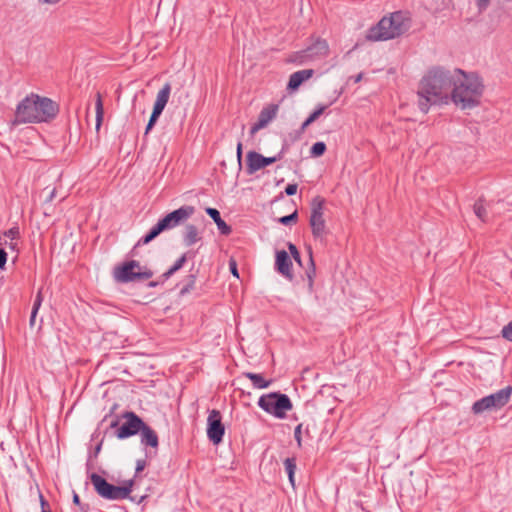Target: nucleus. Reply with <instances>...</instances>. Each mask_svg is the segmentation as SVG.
<instances>
[{"label":"nucleus","mask_w":512,"mask_h":512,"mask_svg":"<svg viewBox=\"0 0 512 512\" xmlns=\"http://www.w3.org/2000/svg\"><path fill=\"white\" fill-rule=\"evenodd\" d=\"M461 69L448 70L443 67H432L419 83L417 95L418 106L427 113L432 105L448 103L451 89Z\"/></svg>","instance_id":"1"},{"label":"nucleus","mask_w":512,"mask_h":512,"mask_svg":"<svg viewBox=\"0 0 512 512\" xmlns=\"http://www.w3.org/2000/svg\"><path fill=\"white\" fill-rule=\"evenodd\" d=\"M58 111V104L50 98L31 93L17 105L14 124L47 122L54 119Z\"/></svg>","instance_id":"2"},{"label":"nucleus","mask_w":512,"mask_h":512,"mask_svg":"<svg viewBox=\"0 0 512 512\" xmlns=\"http://www.w3.org/2000/svg\"><path fill=\"white\" fill-rule=\"evenodd\" d=\"M484 92L482 79L476 73L457 74L451 89L450 99L461 109H472L480 104Z\"/></svg>","instance_id":"3"},{"label":"nucleus","mask_w":512,"mask_h":512,"mask_svg":"<svg viewBox=\"0 0 512 512\" xmlns=\"http://www.w3.org/2000/svg\"><path fill=\"white\" fill-rule=\"evenodd\" d=\"M411 27V18L402 11L383 17L377 25L368 30L366 39L369 41H386L406 33Z\"/></svg>","instance_id":"4"},{"label":"nucleus","mask_w":512,"mask_h":512,"mask_svg":"<svg viewBox=\"0 0 512 512\" xmlns=\"http://www.w3.org/2000/svg\"><path fill=\"white\" fill-rule=\"evenodd\" d=\"M90 480L95 491L99 496L108 500H122L129 497L134 484L133 480H128L123 486H116L108 483L102 476L97 473L90 475Z\"/></svg>","instance_id":"5"},{"label":"nucleus","mask_w":512,"mask_h":512,"mask_svg":"<svg viewBox=\"0 0 512 512\" xmlns=\"http://www.w3.org/2000/svg\"><path fill=\"white\" fill-rule=\"evenodd\" d=\"M258 405L265 412L279 419L285 418L286 412L292 409L289 397L277 392L262 395L258 400Z\"/></svg>","instance_id":"6"},{"label":"nucleus","mask_w":512,"mask_h":512,"mask_svg":"<svg viewBox=\"0 0 512 512\" xmlns=\"http://www.w3.org/2000/svg\"><path fill=\"white\" fill-rule=\"evenodd\" d=\"M326 201L321 196H316L312 199L310 207L311 213L309 218V224L311 227L312 235L315 239L320 242H324L328 234L326 227V221L324 219Z\"/></svg>","instance_id":"7"},{"label":"nucleus","mask_w":512,"mask_h":512,"mask_svg":"<svg viewBox=\"0 0 512 512\" xmlns=\"http://www.w3.org/2000/svg\"><path fill=\"white\" fill-rule=\"evenodd\" d=\"M153 276V272L140 266L136 260L125 262L122 266L115 268L114 277L118 282L128 283L135 280H147Z\"/></svg>","instance_id":"8"},{"label":"nucleus","mask_w":512,"mask_h":512,"mask_svg":"<svg viewBox=\"0 0 512 512\" xmlns=\"http://www.w3.org/2000/svg\"><path fill=\"white\" fill-rule=\"evenodd\" d=\"M512 393V387L507 386L496 393L483 397L482 399L476 401L472 406V411L475 414H480L484 411L491 409H500L510 399Z\"/></svg>","instance_id":"9"},{"label":"nucleus","mask_w":512,"mask_h":512,"mask_svg":"<svg viewBox=\"0 0 512 512\" xmlns=\"http://www.w3.org/2000/svg\"><path fill=\"white\" fill-rule=\"evenodd\" d=\"M329 53V45L324 39H317L313 44L306 49L297 53L294 61L303 64L308 61H315L325 58Z\"/></svg>","instance_id":"10"},{"label":"nucleus","mask_w":512,"mask_h":512,"mask_svg":"<svg viewBox=\"0 0 512 512\" xmlns=\"http://www.w3.org/2000/svg\"><path fill=\"white\" fill-rule=\"evenodd\" d=\"M195 212V208L190 205H184L168 213L160 219L158 223L165 230L172 229L188 220Z\"/></svg>","instance_id":"11"},{"label":"nucleus","mask_w":512,"mask_h":512,"mask_svg":"<svg viewBox=\"0 0 512 512\" xmlns=\"http://www.w3.org/2000/svg\"><path fill=\"white\" fill-rule=\"evenodd\" d=\"M225 433V427L222 423L220 411L211 410L207 418V437L215 445L222 442Z\"/></svg>","instance_id":"12"},{"label":"nucleus","mask_w":512,"mask_h":512,"mask_svg":"<svg viewBox=\"0 0 512 512\" xmlns=\"http://www.w3.org/2000/svg\"><path fill=\"white\" fill-rule=\"evenodd\" d=\"M122 418L125 419V422L116 431V436L119 439L134 436L143 428L144 421L134 412H125Z\"/></svg>","instance_id":"13"},{"label":"nucleus","mask_w":512,"mask_h":512,"mask_svg":"<svg viewBox=\"0 0 512 512\" xmlns=\"http://www.w3.org/2000/svg\"><path fill=\"white\" fill-rule=\"evenodd\" d=\"M171 93V85L170 83H165L163 87L157 93L156 101L154 103L153 111L146 126L145 133L147 134L155 125L157 119L163 112L166 104L168 103L169 97Z\"/></svg>","instance_id":"14"},{"label":"nucleus","mask_w":512,"mask_h":512,"mask_svg":"<svg viewBox=\"0 0 512 512\" xmlns=\"http://www.w3.org/2000/svg\"><path fill=\"white\" fill-rule=\"evenodd\" d=\"M282 153H283V151H281L277 156L264 157L263 155L255 152V151H249L247 153V172H248V174H253L256 171L280 160L282 158Z\"/></svg>","instance_id":"15"},{"label":"nucleus","mask_w":512,"mask_h":512,"mask_svg":"<svg viewBox=\"0 0 512 512\" xmlns=\"http://www.w3.org/2000/svg\"><path fill=\"white\" fill-rule=\"evenodd\" d=\"M278 105L271 104L263 108L258 116L257 122L251 127L250 133L254 135L260 129L266 127L272 121L278 112Z\"/></svg>","instance_id":"16"},{"label":"nucleus","mask_w":512,"mask_h":512,"mask_svg":"<svg viewBox=\"0 0 512 512\" xmlns=\"http://www.w3.org/2000/svg\"><path fill=\"white\" fill-rule=\"evenodd\" d=\"M275 268L285 278L292 280V261L285 250L276 252Z\"/></svg>","instance_id":"17"},{"label":"nucleus","mask_w":512,"mask_h":512,"mask_svg":"<svg viewBox=\"0 0 512 512\" xmlns=\"http://www.w3.org/2000/svg\"><path fill=\"white\" fill-rule=\"evenodd\" d=\"M314 71L312 69H305L294 72L290 75L289 82L287 85L288 90H296L304 81L312 77Z\"/></svg>","instance_id":"18"},{"label":"nucleus","mask_w":512,"mask_h":512,"mask_svg":"<svg viewBox=\"0 0 512 512\" xmlns=\"http://www.w3.org/2000/svg\"><path fill=\"white\" fill-rule=\"evenodd\" d=\"M141 433V443L146 446L156 448L158 446V436L156 432L144 423L143 428L139 431Z\"/></svg>","instance_id":"19"},{"label":"nucleus","mask_w":512,"mask_h":512,"mask_svg":"<svg viewBox=\"0 0 512 512\" xmlns=\"http://www.w3.org/2000/svg\"><path fill=\"white\" fill-rule=\"evenodd\" d=\"M205 211L213 219L221 234L229 235L231 233V227L221 218L220 212L217 209L209 207Z\"/></svg>","instance_id":"20"},{"label":"nucleus","mask_w":512,"mask_h":512,"mask_svg":"<svg viewBox=\"0 0 512 512\" xmlns=\"http://www.w3.org/2000/svg\"><path fill=\"white\" fill-rule=\"evenodd\" d=\"M201 240L198 228L195 225L189 224L185 226L183 232V242L189 247Z\"/></svg>","instance_id":"21"},{"label":"nucleus","mask_w":512,"mask_h":512,"mask_svg":"<svg viewBox=\"0 0 512 512\" xmlns=\"http://www.w3.org/2000/svg\"><path fill=\"white\" fill-rule=\"evenodd\" d=\"M243 376L248 378L254 388L256 389H264L271 385L272 380H265L261 374H256L252 372H244Z\"/></svg>","instance_id":"22"},{"label":"nucleus","mask_w":512,"mask_h":512,"mask_svg":"<svg viewBox=\"0 0 512 512\" xmlns=\"http://www.w3.org/2000/svg\"><path fill=\"white\" fill-rule=\"evenodd\" d=\"M164 231V229L161 227V225L157 222L151 229L150 231L144 236L142 237L138 243H137V246L139 245H146L148 244L149 242H151L153 239H155L160 233H162Z\"/></svg>","instance_id":"23"},{"label":"nucleus","mask_w":512,"mask_h":512,"mask_svg":"<svg viewBox=\"0 0 512 512\" xmlns=\"http://www.w3.org/2000/svg\"><path fill=\"white\" fill-rule=\"evenodd\" d=\"M284 466H285V470L288 474L289 482L292 485V487L294 488L295 487L294 474H295V470H296L295 458H286L284 460Z\"/></svg>","instance_id":"24"},{"label":"nucleus","mask_w":512,"mask_h":512,"mask_svg":"<svg viewBox=\"0 0 512 512\" xmlns=\"http://www.w3.org/2000/svg\"><path fill=\"white\" fill-rule=\"evenodd\" d=\"M95 110H96V129H99L104 116V108H103V102L102 97L100 93H97L96 95V103H95Z\"/></svg>","instance_id":"25"},{"label":"nucleus","mask_w":512,"mask_h":512,"mask_svg":"<svg viewBox=\"0 0 512 512\" xmlns=\"http://www.w3.org/2000/svg\"><path fill=\"white\" fill-rule=\"evenodd\" d=\"M186 262V255H182L175 263L174 265L169 268L163 275V279L164 280H167L170 276H172L176 271H178L179 269H181L183 267V265L185 264Z\"/></svg>","instance_id":"26"},{"label":"nucleus","mask_w":512,"mask_h":512,"mask_svg":"<svg viewBox=\"0 0 512 512\" xmlns=\"http://www.w3.org/2000/svg\"><path fill=\"white\" fill-rule=\"evenodd\" d=\"M473 209H474V213L475 215L482 221H486V215H487V212H486V208L484 206V203L481 199H479L478 201L475 202L474 206H473Z\"/></svg>","instance_id":"27"},{"label":"nucleus","mask_w":512,"mask_h":512,"mask_svg":"<svg viewBox=\"0 0 512 512\" xmlns=\"http://www.w3.org/2000/svg\"><path fill=\"white\" fill-rule=\"evenodd\" d=\"M326 151V144L324 142H316L311 147L310 153L313 157H320Z\"/></svg>","instance_id":"28"},{"label":"nucleus","mask_w":512,"mask_h":512,"mask_svg":"<svg viewBox=\"0 0 512 512\" xmlns=\"http://www.w3.org/2000/svg\"><path fill=\"white\" fill-rule=\"evenodd\" d=\"M298 219V212L295 210L292 214L279 218V222L283 225L295 223Z\"/></svg>","instance_id":"29"},{"label":"nucleus","mask_w":512,"mask_h":512,"mask_svg":"<svg viewBox=\"0 0 512 512\" xmlns=\"http://www.w3.org/2000/svg\"><path fill=\"white\" fill-rule=\"evenodd\" d=\"M288 249H289L293 259L297 263L301 264V257H300V253H299L297 247L293 243H288Z\"/></svg>","instance_id":"30"},{"label":"nucleus","mask_w":512,"mask_h":512,"mask_svg":"<svg viewBox=\"0 0 512 512\" xmlns=\"http://www.w3.org/2000/svg\"><path fill=\"white\" fill-rule=\"evenodd\" d=\"M42 301H43V298H42V293L41 291H39L35 297V300H34V303H33V307H32V310L34 311V314H37L40 307H41V304H42Z\"/></svg>","instance_id":"31"},{"label":"nucleus","mask_w":512,"mask_h":512,"mask_svg":"<svg viewBox=\"0 0 512 512\" xmlns=\"http://www.w3.org/2000/svg\"><path fill=\"white\" fill-rule=\"evenodd\" d=\"M327 105H319L311 114L310 116L313 118L314 121H316L327 109Z\"/></svg>","instance_id":"32"},{"label":"nucleus","mask_w":512,"mask_h":512,"mask_svg":"<svg viewBox=\"0 0 512 512\" xmlns=\"http://www.w3.org/2000/svg\"><path fill=\"white\" fill-rule=\"evenodd\" d=\"M4 237L14 240L19 237V229L17 227H13L4 232Z\"/></svg>","instance_id":"33"},{"label":"nucleus","mask_w":512,"mask_h":512,"mask_svg":"<svg viewBox=\"0 0 512 512\" xmlns=\"http://www.w3.org/2000/svg\"><path fill=\"white\" fill-rule=\"evenodd\" d=\"M502 336L505 339L512 341V321L508 325L503 327Z\"/></svg>","instance_id":"34"},{"label":"nucleus","mask_w":512,"mask_h":512,"mask_svg":"<svg viewBox=\"0 0 512 512\" xmlns=\"http://www.w3.org/2000/svg\"><path fill=\"white\" fill-rule=\"evenodd\" d=\"M73 503L75 505H78L81 509L82 512H88L89 511V506L87 504H81L80 502V497L77 493L74 492L73 494Z\"/></svg>","instance_id":"35"},{"label":"nucleus","mask_w":512,"mask_h":512,"mask_svg":"<svg viewBox=\"0 0 512 512\" xmlns=\"http://www.w3.org/2000/svg\"><path fill=\"white\" fill-rule=\"evenodd\" d=\"M229 270L236 278H239L237 262L234 258H230L229 260Z\"/></svg>","instance_id":"36"},{"label":"nucleus","mask_w":512,"mask_h":512,"mask_svg":"<svg viewBox=\"0 0 512 512\" xmlns=\"http://www.w3.org/2000/svg\"><path fill=\"white\" fill-rule=\"evenodd\" d=\"M39 500L42 512H51L49 503L45 500L44 496L41 493H39Z\"/></svg>","instance_id":"37"},{"label":"nucleus","mask_w":512,"mask_h":512,"mask_svg":"<svg viewBox=\"0 0 512 512\" xmlns=\"http://www.w3.org/2000/svg\"><path fill=\"white\" fill-rule=\"evenodd\" d=\"M297 188H298V185L293 183V184H288L285 188V193L288 195V196H293L296 194L297 192Z\"/></svg>","instance_id":"38"},{"label":"nucleus","mask_w":512,"mask_h":512,"mask_svg":"<svg viewBox=\"0 0 512 512\" xmlns=\"http://www.w3.org/2000/svg\"><path fill=\"white\" fill-rule=\"evenodd\" d=\"M7 262V253L4 249H0V269H3Z\"/></svg>","instance_id":"39"},{"label":"nucleus","mask_w":512,"mask_h":512,"mask_svg":"<svg viewBox=\"0 0 512 512\" xmlns=\"http://www.w3.org/2000/svg\"><path fill=\"white\" fill-rule=\"evenodd\" d=\"M301 427H302V424H299L295 428V431H294L295 439H296V441L298 442L299 445L301 444Z\"/></svg>","instance_id":"40"},{"label":"nucleus","mask_w":512,"mask_h":512,"mask_svg":"<svg viewBox=\"0 0 512 512\" xmlns=\"http://www.w3.org/2000/svg\"><path fill=\"white\" fill-rule=\"evenodd\" d=\"M476 3H477V7L480 10H484L488 7L490 0H476Z\"/></svg>","instance_id":"41"},{"label":"nucleus","mask_w":512,"mask_h":512,"mask_svg":"<svg viewBox=\"0 0 512 512\" xmlns=\"http://www.w3.org/2000/svg\"><path fill=\"white\" fill-rule=\"evenodd\" d=\"M145 466H146L145 460H137V463H136V473H139L142 470H144Z\"/></svg>","instance_id":"42"},{"label":"nucleus","mask_w":512,"mask_h":512,"mask_svg":"<svg viewBox=\"0 0 512 512\" xmlns=\"http://www.w3.org/2000/svg\"><path fill=\"white\" fill-rule=\"evenodd\" d=\"M55 196H56V188H53L50 190L48 196L46 197L45 202H48V203L52 202L53 199L55 198Z\"/></svg>","instance_id":"43"},{"label":"nucleus","mask_w":512,"mask_h":512,"mask_svg":"<svg viewBox=\"0 0 512 512\" xmlns=\"http://www.w3.org/2000/svg\"><path fill=\"white\" fill-rule=\"evenodd\" d=\"M39 3L41 4H47V5H57L59 4L62 0H38Z\"/></svg>","instance_id":"44"},{"label":"nucleus","mask_w":512,"mask_h":512,"mask_svg":"<svg viewBox=\"0 0 512 512\" xmlns=\"http://www.w3.org/2000/svg\"><path fill=\"white\" fill-rule=\"evenodd\" d=\"M241 158H242V143L239 142L237 144V159H238L239 163L241 162Z\"/></svg>","instance_id":"45"},{"label":"nucleus","mask_w":512,"mask_h":512,"mask_svg":"<svg viewBox=\"0 0 512 512\" xmlns=\"http://www.w3.org/2000/svg\"><path fill=\"white\" fill-rule=\"evenodd\" d=\"M310 261L312 263V270L310 272L307 273L308 275V278L310 280V285L312 284V274L315 273V267H314V263H313V259H312V256L310 255Z\"/></svg>","instance_id":"46"},{"label":"nucleus","mask_w":512,"mask_h":512,"mask_svg":"<svg viewBox=\"0 0 512 512\" xmlns=\"http://www.w3.org/2000/svg\"><path fill=\"white\" fill-rule=\"evenodd\" d=\"M36 316H37V314H34V311L32 310L30 320H29V325L31 328H33L35 325Z\"/></svg>","instance_id":"47"},{"label":"nucleus","mask_w":512,"mask_h":512,"mask_svg":"<svg viewBox=\"0 0 512 512\" xmlns=\"http://www.w3.org/2000/svg\"><path fill=\"white\" fill-rule=\"evenodd\" d=\"M308 126H309V125H308L307 121L305 120V121L302 123V125H301L300 131H301V132H304V131H305V129H306Z\"/></svg>","instance_id":"48"},{"label":"nucleus","mask_w":512,"mask_h":512,"mask_svg":"<svg viewBox=\"0 0 512 512\" xmlns=\"http://www.w3.org/2000/svg\"><path fill=\"white\" fill-rule=\"evenodd\" d=\"M362 76H363V74H362V73H360V74H358L357 76H355V78H354V82H355V83L360 82V81H361V79H362Z\"/></svg>","instance_id":"49"},{"label":"nucleus","mask_w":512,"mask_h":512,"mask_svg":"<svg viewBox=\"0 0 512 512\" xmlns=\"http://www.w3.org/2000/svg\"><path fill=\"white\" fill-rule=\"evenodd\" d=\"M157 285H158V282H155V281H151L148 284L149 287H156Z\"/></svg>","instance_id":"50"},{"label":"nucleus","mask_w":512,"mask_h":512,"mask_svg":"<svg viewBox=\"0 0 512 512\" xmlns=\"http://www.w3.org/2000/svg\"><path fill=\"white\" fill-rule=\"evenodd\" d=\"M308 125L312 124L314 122L313 118L311 116H309L307 119H306Z\"/></svg>","instance_id":"51"},{"label":"nucleus","mask_w":512,"mask_h":512,"mask_svg":"<svg viewBox=\"0 0 512 512\" xmlns=\"http://www.w3.org/2000/svg\"><path fill=\"white\" fill-rule=\"evenodd\" d=\"M101 450V443L99 445H97L96 449H95V454H98Z\"/></svg>","instance_id":"52"},{"label":"nucleus","mask_w":512,"mask_h":512,"mask_svg":"<svg viewBox=\"0 0 512 512\" xmlns=\"http://www.w3.org/2000/svg\"><path fill=\"white\" fill-rule=\"evenodd\" d=\"M1 245H7L6 240L3 241L2 237L0 236V246Z\"/></svg>","instance_id":"53"},{"label":"nucleus","mask_w":512,"mask_h":512,"mask_svg":"<svg viewBox=\"0 0 512 512\" xmlns=\"http://www.w3.org/2000/svg\"><path fill=\"white\" fill-rule=\"evenodd\" d=\"M190 279H191V286L194 284V281H195V277L193 275L190 276Z\"/></svg>","instance_id":"54"},{"label":"nucleus","mask_w":512,"mask_h":512,"mask_svg":"<svg viewBox=\"0 0 512 512\" xmlns=\"http://www.w3.org/2000/svg\"><path fill=\"white\" fill-rule=\"evenodd\" d=\"M187 291H188V288H183L181 292H182V293H185V292H187Z\"/></svg>","instance_id":"55"},{"label":"nucleus","mask_w":512,"mask_h":512,"mask_svg":"<svg viewBox=\"0 0 512 512\" xmlns=\"http://www.w3.org/2000/svg\"><path fill=\"white\" fill-rule=\"evenodd\" d=\"M116 426H117V422H113V423L111 424V427H116Z\"/></svg>","instance_id":"56"}]
</instances>
